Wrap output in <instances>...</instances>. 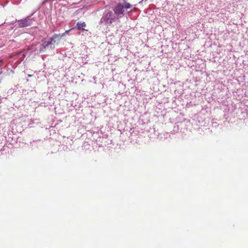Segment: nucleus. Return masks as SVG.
<instances>
[{
  "label": "nucleus",
  "mask_w": 248,
  "mask_h": 248,
  "mask_svg": "<svg viewBox=\"0 0 248 248\" xmlns=\"http://www.w3.org/2000/svg\"><path fill=\"white\" fill-rule=\"evenodd\" d=\"M32 76V75H30V74H28V77H31Z\"/></svg>",
  "instance_id": "0eeeda50"
},
{
  "label": "nucleus",
  "mask_w": 248,
  "mask_h": 248,
  "mask_svg": "<svg viewBox=\"0 0 248 248\" xmlns=\"http://www.w3.org/2000/svg\"><path fill=\"white\" fill-rule=\"evenodd\" d=\"M69 31H70V30H68V31H65V32L64 33H63V34H62V36H63V35H64L65 34L67 33H68V32Z\"/></svg>",
  "instance_id": "423d86ee"
},
{
  "label": "nucleus",
  "mask_w": 248,
  "mask_h": 248,
  "mask_svg": "<svg viewBox=\"0 0 248 248\" xmlns=\"http://www.w3.org/2000/svg\"><path fill=\"white\" fill-rule=\"evenodd\" d=\"M131 5L129 3H126L123 5L121 3H118L114 8V12L116 15L122 17L124 16V9H129L131 8Z\"/></svg>",
  "instance_id": "f03ea898"
},
{
  "label": "nucleus",
  "mask_w": 248,
  "mask_h": 248,
  "mask_svg": "<svg viewBox=\"0 0 248 248\" xmlns=\"http://www.w3.org/2000/svg\"><path fill=\"white\" fill-rule=\"evenodd\" d=\"M32 24V20L31 19L26 18L19 21L18 26L20 28H24L30 26Z\"/></svg>",
  "instance_id": "7ed1b4c3"
},
{
  "label": "nucleus",
  "mask_w": 248,
  "mask_h": 248,
  "mask_svg": "<svg viewBox=\"0 0 248 248\" xmlns=\"http://www.w3.org/2000/svg\"><path fill=\"white\" fill-rule=\"evenodd\" d=\"M86 24L85 22L81 23V22H78L77 23V28L79 30H82L86 31V30L84 29V28L86 27Z\"/></svg>",
  "instance_id": "39448f33"
},
{
  "label": "nucleus",
  "mask_w": 248,
  "mask_h": 248,
  "mask_svg": "<svg viewBox=\"0 0 248 248\" xmlns=\"http://www.w3.org/2000/svg\"><path fill=\"white\" fill-rule=\"evenodd\" d=\"M58 37V35L55 34L51 38L50 41L47 42L42 41L41 42L35 45L36 47L35 50L41 53L48 47H50V48H54L55 39Z\"/></svg>",
  "instance_id": "f257e3e1"
},
{
  "label": "nucleus",
  "mask_w": 248,
  "mask_h": 248,
  "mask_svg": "<svg viewBox=\"0 0 248 248\" xmlns=\"http://www.w3.org/2000/svg\"><path fill=\"white\" fill-rule=\"evenodd\" d=\"M115 16L112 12L107 13L106 15V21L107 23L111 24L115 19Z\"/></svg>",
  "instance_id": "20e7f679"
}]
</instances>
